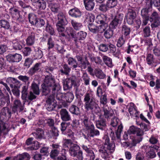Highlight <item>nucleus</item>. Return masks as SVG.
Segmentation results:
<instances>
[{"instance_id": "obj_1", "label": "nucleus", "mask_w": 160, "mask_h": 160, "mask_svg": "<svg viewBox=\"0 0 160 160\" xmlns=\"http://www.w3.org/2000/svg\"><path fill=\"white\" fill-rule=\"evenodd\" d=\"M84 97L85 108L87 111L91 110L92 113L94 112L99 115V119L96 121V126L99 129L103 130L107 126L106 120L101 117L100 107L91 93H86Z\"/></svg>"}, {"instance_id": "obj_2", "label": "nucleus", "mask_w": 160, "mask_h": 160, "mask_svg": "<svg viewBox=\"0 0 160 160\" xmlns=\"http://www.w3.org/2000/svg\"><path fill=\"white\" fill-rule=\"evenodd\" d=\"M124 17L122 13L117 14L111 22L109 25V28L106 30L104 36L107 39L110 38L113 35V32L112 29H116L122 23Z\"/></svg>"}, {"instance_id": "obj_3", "label": "nucleus", "mask_w": 160, "mask_h": 160, "mask_svg": "<svg viewBox=\"0 0 160 160\" xmlns=\"http://www.w3.org/2000/svg\"><path fill=\"white\" fill-rule=\"evenodd\" d=\"M58 21L56 23L57 29L59 33V36L60 37L66 38V35L64 33L65 32V26L68 23L65 14L60 12L57 15Z\"/></svg>"}, {"instance_id": "obj_4", "label": "nucleus", "mask_w": 160, "mask_h": 160, "mask_svg": "<svg viewBox=\"0 0 160 160\" xmlns=\"http://www.w3.org/2000/svg\"><path fill=\"white\" fill-rule=\"evenodd\" d=\"M80 81L79 78L74 75H72L70 77L67 78L63 84L64 90H67L71 88L73 86L76 89V91L78 90L79 86Z\"/></svg>"}, {"instance_id": "obj_5", "label": "nucleus", "mask_w": 160, "mask_h": 160, "mask_svg": "<svg viewBox=\"0 0 160 160\" xmlns=\"http://www.w3.org/2000/svg\"><path fill=\"white\" fill-rule=\"evenodd\" d=\"M103 139L105 140L104 145H100L98 148L100 154H105V153H111L114 151V145L110 143V139L107 136H105Z\"/></svg>"}, {"instance_id": "obj_6", "label": "nucleus", "mask_w": 160, "mask_h": 160, "mask_svg": "<svg viewBox=\"0 0 160 160\" xmlns=\"http://www.w3.org/2000/svg\"><path fill=\"white\" fill-rule=\"evenodd\" d=\"M43 84L51 87L52 93L55 94L60 88V85L55 83V79L52 75L46 76Z\"/></svg>"}, {"instance_id": "obj_7", "label": "nucleus", "mask_w": 160, "mask_h": 160, "mask_svg": "<svg viewBox=\"0 0 160 160\" xmlns=\"http://www.w3.org/2000/svg\"><path fill=\"white\" fill-rule=\"evenodd\" d=\"M150 17L151 27L152 29H154L160 26V15L156 11L153 12Z\"/></svg>"}, {"instance_id": "obj_8", "label": "nucleus", "mask_w": 160, "mask_h": 160, "mask_svg": "<svg viewBox=\"0 0 160 160\" xmlns=\"http://www.w3.org/2000/svg\"><path fill=\"white\" fill-rule=\"evenodd\" d=\"M69 152L70 155L73 157L78 156L80 158L83 155L82 151L80 150V147L76 144H73L70 148H69Z\"/></svg>"}, {"instance_id": "obj_9", "label": "nucleus", "mask_w": 160, "mask_h": 160, "mask_svg": "<svg viewBox=\"0 0 160 160\" xmlns=\"http://www.w3.org/2000/svg\"><path fill=\"white\" fill-rule=\"evenodd\" d=\"M136 17V12L132 8H129L128 9L125 17L126 18L127 22L128 24H132Z\"/></svg>"}, {"instance_id": "obj_10", "label": "nucleus", "mask_w": 160, "mask_h": 160, "mask_svg": "<svg viewBox=\"0 0 160 160\" xmlns=\"http://www.w3.org/2000/svg\"><path fill=\"white\" fill-rule=\"evenodd\" d=\"M87 35V33L83 31L79 32L75 34L73 41L77 47H79V43H81V41L84 40L86 38Z\"/></svg>"}, {"instance_id": "obj_11", "label": "nucleus", "mask_w": 160, "mask_h": 160, "mask_svg": "<svg viewBox=\"0 0 160 160\" xmlns=\"http://www.w3.org/2000/svg\"><path fill=\"white\" fill-rule=\"evenodd\" d=\"M107 18L104 14L98 16L96 19V22L98 24H101L99 25L102 29L105 31L108 27V24L106 22Z\"/></svg>"}, {"instance_id": "obj_12", "label": "nucleus", "mask_w": 160, "mask_h": 160, "mask_svg": "<svg viewBox=\"0 0 160 160\" xmlns=\"http://www.w3.org/2000/svg\"><path fill=\"white\" fill-rule=\"evenodd\" d=\"M7 60L9 62H18L22 59V56L19 54H10L6 57Z\"/></svg>"}, {"instance_id": "obj_13", "label": "nucleus", "mask_w": 160, "mask_h": 160, "mask_svg": "<svg viewBox=\"0 0 160 160\" xmlns=\"http://www.w3.org/2000/svg\"><path fill=\"white\" fill-rule=\"evenodd\" d=\"M60 114L61 118L63 121L67 122L71 120L70 114L65 109H62L60 111Z\"/></svg>"}, {"instance_id": "obj_14", "label": "nucleus", "mask_w": 160, "mask_h": 160, "mask_svg": "<svg viewBox=\"0 0 160 160\" xmlns=\"http://www.w3.org/2000/svg\"><path fill=\"white\" fill-rule=\"evenodd\" d=\"M41 70V63L37 62L29 69L28 73L29 75H32L36 73L40 72Z\"/></svg>"}, {"instance_id": "obj_15", "label": "nucleus", "mask_w": 160, "mask_h": 160, "mask_svg": "<svg viewBox=\"0 0 160 160\" xmlns=\"http://www.w3.org/2000/svg\"><path fill=\"white\" fill-rule=\"evenodd\" d=\"M102 108L104 112L103 115L105 118L108 120L113 116L114 112L113 110L107 105L103 106Z\"/></svg>"}, {"instance_id": "obj_16", "label": "nucleus", "mask_w": 160, "mask_h": 160, "mask_svg": "<svg viewBox=\"0 0 160 160\" xmlns=\"http://www.w3.org/2000/svg\"><path fill=\"white\" fill-rule=\"evenodd\" d=\"M89 30L92 32L96 33L98 32L100 33L103 32L104 31L100 26H97L93 23H90L88 26Z\"/></svg>"}, {"instance_id": "obj_17", "label": "nucleus", "mask_w": 160, "mask_h": 160, "mask_svg": "<svg viewBox=\"0 0 160 160\" xmlns=\"http://www.w3.org/2000/svg\"><path fill=\"white\" fill-rule=\"evenodd\" d=\"M58 91L56 93V98L57 100L58 101L59 104H61L60 105L63 106L64 107H68V104L64 100H63V98H64V94L60 92H58Z\"/></svg>"}, {"instance_id": "obj_18", "label": "nucleus", "mask_w": 160, "mask_h": 160, "mask_svg": "<svg viewBox=\"0 0 160 160\" xmlns=\"http://www.w3.org/2000/svg\"><path fill=\"white\" fill-rule=\"evenodd\" d=\"M88 131L87 135L88 137L93 138L96 136H98L100 135L99 131L97 129H95L93 124H91V127L88 129Z\"/></svg>"}, {"instance_id": "obj_19", "label": "nucleus", "mask_w": 160, "mask_h": 160, "mask_svg": "<svg viewBox=\"0 0 160 160\" xmlns=\"http://www.w3.org/2000/svg\"><path fill=\"white\" fill-rule=\"evenodd\" d=\"M62 67L60 69L59 72V73L62 75H66L68 76L71 71V68L66 64H65L62 65Z\"/></svg>"}, {"instance_id": "obj_20", "label": "nucleus", "mask_w": 160, "mask_h": 160, "mask_svg": "<svg viewBox=\"0 0 160 160\" xmlns=\"http://www.w3.org/2000/svg\"><path fill=\"white\" fill-rule=\"evenodd\" d=\"M68 65H69L72 68V69H74L77 72L78 69L77 68L78 67V63L77 60L72 57H69L68 59Z\"/></svg>"}, {"instance_id": "obj_21", "label": "nucleus", "mask_w": 160, "mask_h": 160, "mask_svg": "<svg viewBox=\"0 0 160 160\" xmlns=\"http://www.w3.org/2000/svg\"><path fill=\"white\" fill-rule=\"evenodd\" d=\"M44 132L42 129L38 128L36 130V132H35L32 133L33 136L37 139H41L44 138Z\"/></svg>"}, {"instance_id": "obj_22", "label": "nucleus", "mask_w": 160, "mask_h": 160, "mask_svg": "<svg viewBox=\"0 0 160 160\" xmlns=\"http://www.w3.org/2000/svg\"><path fill=\"white\" fill-rule=\"evenodd\" d=\"M69 14L72 17L78 18L81 16V12L77 8H74L70 9L69 11Z\"/></svg>"}, {"instance_id": "obj_23", "label": "nucleus", "mask_w": 160, "mask_h": 160, "mask_svg": "<svg viewBox=\"0 0 160 160\" xmlns=\"http://www.w3.org/2000/svg\"><path fill=\"white\" fill-rule=\"evenodd\" d=\"M122 34L124 37L128 38H129V35L131 31L130 28L126 25H123L122 26Z\"/></svg>"}, {"instance_id": "obj_24", "label": "nucleus", "mask_w": 160, "mask_h": 160, "mask_svg": "<svg viewBox=\"0 0 160 160\" xmlns=\"http://www.w3.org/2000/svg\"><path fill=\"white\" fill-rule=\"evenodd\" d=\"M6 81L10 84V87L12 88H13L14 86H18L20 83V82L16 79L12 77L8 78Z\"/></svg>"}, {"instance_id": "obj_25", "label": "nucleus", "mask_w": 160, "mask_h": 160, "mask_svg": "<svg viewBox=\"0 0 160 160\" xmlns=\"http://www.w3.org/2000/svg\"><path fill=\"white\" fill-rule=\"evenodd\" d=\"M35 34L34 32L31 33L26 39V44L29 46L32 45L35 42Z\"/></svg>"}, {"instance_id": "obj_26", "label": "nucleus", "mask_w": 160, "mask_h": 160, "mask_svg": "<svg viewBox=\"0 0 160 160\" xmlns=\"http://www.w3.org/2000/svg\"><path fill=\"white\" fill-rule=\"evenodd\" d=\"M12 42L13 47L14 50H20L22 48V41L15 39L13 40Z\"/></svg>"}, {"instance_id": "obj_27", "label": "nucleus", "mask_w": 160, "mask_h": 160, "mask_svg": "<svg viewBox=\"0 0 160 160\" xmlns=\"http://www.w3.org/2000/svg\"><path fill=\"white\" fill-rule=\"evenodd\" d=\"M88 119V117L86 114L84 115H83V117L81 119V120L82 121V125L87 130L88 129L90 128V127H91V125L89 124Z\"/></svg>"}, {"instance_id": "obj_28", "label": "nucleus", "mask_w": 160, "mask_h": 160, "mask_svg": "<svg viewBox=\"0 0 160 160\" xmlns=\"http://www.w3.org/2000/svg\"><path fill=\"white\" fill-rule=\"evenodd\" d=\"M28 18L30 23L32 25L35 26L38 18L37 16L33 13H30L28 14Z\"/></svg>"}, {"instance_id": "obj_29", "label": "nucleus", "mask_w": 160, "mask_h": 160, "mask_svg": "<svg viewBox=\"0 0 160 160\" xmlns=\"http://www.w3.org/2000/svg\"><path fill=\"white\" fill-rule=\"evenodd\" d=\"M41 87V90L43 96L47 95L50 92L51 89L52 90L51 87L43 84H42Z\"/></svg>"}, {"instance_id": "obj_30", "label": "nucleus", "mask_w": 160, "mask_h": 160, "mask_svg": "<svg viewBox=\"0 0 160 160\" xmlns=\"http://www.w3.org/2000/svg\"><path fill=\"white\" fill-rule=\"evenodd\" d=\"M84 3L87 10L91 11L93 9L95 6L94 2L84 0Z\"/></svg>"}, {"instance_id": "obj_31", "label": "nucleus", "mask_w": 160, "mask_h": 160, "mask_svg": "<svg viewBox=\"0 0 160 160\" xmlns=\"http://www.w3.org/2000/svg\"><path fill=\"white\" fill-rule=\"evenodd\" d=\"M69 110L70 112L73 115L78 116L80 114L79 108L74 105H72L70 107Z\"/></svg>"}, {"instance_id": "obj_32", "label": "nucleus", "mask_w": 160, "mask_h": 160, "mask_svg": "<svg viewBox=\"0 0 160 160\" xmlns=\"http://www.w3.org/2000/svg\"><path fill=\"white\" fill-rule=\"evenodd\" d=\"M6 103H7V106L9 105L10 104V98L9 95L5 96L0 98V105L4 106Z\"/></svg>"}, {"instance_id": "obj_33", "label": "nucleus", "mask_w": 160, "mask_h": 160, "mask_svg": "<svg viewBox=\"0 0 160 160\" xmlns=\"http://www.w3.org/2000/svg\"><path fill=\"white\" fill-rule=\"evenodd\" d=\"M94 73L96 77L100 79H103L106 78V75L102 70L96 68L94 70Z\"/></svg>"}, {"instance_id": "obj_34", "label": "nucleus", "mask_w": 160, "mask_h": 160, "mask_svg": "<svg viewBox=\"0 0 160 160\" xmlns=\"http://www.w3.org/2000/svg\"><path fill=\"white\" fill-rule=\"evenodd\" d=\"M28 85H25L22 87L21 91L22 98L23 100H27L28 93Z\"/></svg>"}, {"instance_id": "obj_35", "label": "nucleus", "mask_w": 160, "mask_h": 160, "mask_svg": "<svg viewBox=\"0 0 160 160\" xmlns=\"http://www.w3.org/2000/svg\"><path fill=\"white\" fill-rule=\"evenodd\" d=\"M71 23L74 29L76 30H81L83 27L82 23L78 22L74 20H71Z\"/></svg>"}, {"instance_id": "obj_36", "label": "nucleus", "mask_w": 160, "mask_h": 160, "mask_svg": "<svg viewBox=\"0 0 160 160\" xmlns=\"http://www.w3.org/2000/svg\"><path fill=\"white\" fill-rule=\"evenodd\" d=\"M154 61L155 59L153 54L148 53L147 55L146 61L148 64L150 65H152L154 63Z\"/></svg>"}, {"instance_id": "obj_37", "label": "nucleus", "mask_w": 160, "mask_h": 160, "mask_svg": "<svg viewBox=\"0 0 160 160\" xmlns=\"http://www.w3.org/2000/svg\"><path fill=\"white\" fill-rule=\"evenodd\" d=\"M31 89L33 92L36 95H38L40 94V90L38 85L34 82L31 85Z\"/></svg>"}, {"instance_id": "obj_38", "label": "nucleus", "mask_w": 160, "mask_h": 160, "mask_svg": "<svg viewBox=\"0 0 160 160\" xmlns=\"http://www.w3.org/2000/svg\"><path fill=\"white\" fill-rule=\"evenodd\" d=\"M64 98L67 102L70 103L71 102L74 98V95L71 92H68L64 94Z\"/></svg>"}, {"instance_id": "obj_39", "label": "nucleus", "mask_w": 160, "mask_h": 160, "mask_svg": "<svg viewBox=\"0 0 160 160\" xmlns=\"http://www.w3.org/2000/svg\"><path fill=\"white\" fill-rule=\"evenodd\" d=\"M0 26L5 30H8L10 28V26L9 22L7 20L2 19L0 21Z\"/></svg>"}, {"instance_id": "obj_40", "label": "nucleus", "mask_w": 160, "mask_h": 160, "mask_svg": "<svg viewBox=\"0 0 160 160\" xmlns=\"http://www.w3.org/2000/svg\"><path fill=\"white\" fill-rule=\"evenodd\" d=\"M89 57L91 61L94 62L97 64H101L102 62V60L99 56L94 57L92 56L91 54H89Z\"/></svg>"}, {"instance_id": "obj_41", "label": "nucleus", "mask_w": 160, "mask_h": 160, "mask_svg": "<svg viewBox=\"0 0 160 160\" xmlns=\"http://www.w3.org/2000/svg\"><path fill=\"white\" fill-rule=\"evenodd\" d=\"M102 60L105 63L108 67H112V59L107 56L104 55L102 57Z\"/></svg>"}, {"instance_id": "obj_42", "label": "nucleus", "mask_w": 160, "mask_h": 160, "mask_svg": "<svg viewBox=\"0 0 160 160\" xmlns=\"http://www.w3.org/2000/svg\"><path fill=\"white\" fill-rule=\"evenodd\" d=\"M128 38L124 37L123 35L120 37L118 40L117 46L118 47L120 48L122 47L125 43V41Z\"/></svg>"}, {"instance_id": "obj_43", "label": "nucleus", "mask_w": 160, "mask_h": 160, "mask_svg": "<svg viewBox=\"0 0 160 160\" xmlns=\"http://www.w3.org/2000/svg\"><path fill=\"white\" fill-rule=\"evenodd\" d=\"M46 32L50 33L51 35H55V32L52 26L48 22L47 23V25L45 29Z\"/></svg>"}, {"instance_id": "obj_44", "label": "nucleus", "mask_w": 160, "mask_h": 160, "mask_svg": "<svg viewBox=\"0 0 160 160\" xmlns=\"http://www.w3.org/2000/svg\"><path fill=\"white\" fill-rule=\"evenodd\" d=\"M49 4V7L50 8L51 11L54 12V13H57L58 11L59 7L58 5L54 3H50L48 2Z\"/></svg>"}, {"instance_id": "obj_45", "label": "nucleus", "mask_w": 160, "mask_h": 160, "mask_svg": "<svg viewBox=\"0 0 160 160\" xmlns=\"http://www.w3.org/2000/svg\"><path fill=\"white\" fill-rule=\"evenodd\" d=\"M19 5L22 8V10L24 12V10H28L31 9V7L29 6L26 5L25 3L22 1H19L18 2Z\"/></svg>"}, {"instance_id": "obj_46", "label": "nucleus", "mask_w": 160, "mask_h": 160, "mask_svg": "<svg viewBox=\"0 0 160 160\" xmlns=\"http://www.w3.org/2000/svg\"><path fill=\"white\" fill-rule=\"evenodd\" d=\"M142 139L143 137H136L134 138L132 140L130 148H131L133 146H135L137 143H139L142 141Z\"/></svg>"}, {"instance_id": "obj_47", "label": "nucleus", "mask_w": 160, "mask_h": 160, "mask_svg": "<svg viewBox=\"0 0 160 160\" xmlns=\"http://www.w3.org/2000/svg\"><path fill=\"white\" fill-rule=\"evenodd\" d=\"M18 79L22 81L26 84V85H29L30 83V77L27 76L20 75L18 77Z\"/></svg>"}, {"instance_id": "obj_48", "label": "nucleus", "mask_w": 160, "mask_h": 160, "mask_svg": "<svg viewBox=\"0 0 160 160\" xmlns=\"http://www.w3.org/2000/svg\"><path fill=\"white\" fill-rule=\"evenodd\" d=\"M46 109L49 111L54 110L57 104L56 103H46Z\"/></svg>"}, {"instance_id": "obj_49", "label": "nucleus", "mask_w": 160, "mask_h": 160, "mask_svg": "<svg viewBox=\"0 0 160 160\" xmlns=\"http://www.w3.org/2000/svg\"><path fill=\"white\" fill-rule=\"evenodd\" d=\"M82 78L83 80L84 83L86 85H89L90 78L88 74L86 72H84L83 74Z\"/></svg>"}, {"instance_id": "obj_50", "label": "nucleus", "mask_w": 160, "mask_h": 160, "mask_svg": "<svg viewBox=\"0 0 160 160\" xmlns=\"http://www.w3.org/2000/svg\"><path fill=\"white\" fill-rule=\"evenodd\" d=\"M52 136L54 138L56 139L58 135V131L57 128L55 127L51 128V130L50 131Z\"/></svg>"}, {"instance_id": "obj_51", "label": "nucleus", "mask_w": 160, "mask_h": 160, "mask_svg": "<svg viewBox=\"0 0 160 160\" xmlns=\"http://www.w3.org/2000/svg\"><path fill=\"white\" fill-rule=\"evenodd\" d=\"M150 8H146L142 9L141 12L142 17H149V13L150 12Z\"/></svg>"}, {"instance_id": "obj_52", "label": "nucleus", "mask_w": 160, "mask_h": 160, "mask_svg": "<svg viewBox=\"0 0 160 160\" xmlns=\"http://www.w3.org/2000/svg\"><path fill=\"white\" fill-rule=\"evenodd\" d=\"M108 45L105 43H101L98 46V49L102 52H106L109 49Z\"/></svg>"}, {"instance_id": "obj_53", "label": "nucleus", "mask_w": 160, "mask_h": 160, "mask_svg": "<svg viewBox=\"0 0 160 160\" xmlns=\"http://www.w3.org/2000/svg\"><path fill=\"white\" fill-rule=\"evenodd\" d=\"M48 50H49L52 48L54 46V41L51 37H49L47 40Z\"/></svg>"}, {"instance_id": "obj_54", "label": "nucleus", "mask_w": 160, "mask_h": 160, "mask_svg": "<svg viewBox=\"0 0 160 160\" xmlns=\"http://www.w3.org/2000/svg\"><path fill=\"white\" fill-rule=\"evenodd\" d=\"M37 6L40 9L44 10L46 7V3L44 0H39L37 3Z\"/></svg>"}, {"instance_id": "obj_55", "label": "nucleus", "mask_w": 160, "mask_h": 160, "mask_svg": "<svg viewBox=\"0 0 160 160\" xmlns=\"http://www.w3.org/2000/svg\"><path fill=\"white\" fill-rule=\"evenodd\" d=\"M118 0H108L107 3L108 8H113L116 6L117 4Z\"/></svg>"}, {"instance_id": "obj_56", "label": "nucleus", "mask_w": 160, "mask_h": 160, "mask_svg": "<svg viewBox=\"0 0 160 160\" xmlns=\"http://www.w3.org/2000/svg\"><path fill=\"white\" fill-rule=\"evenodd\" d=\"M150 3L151 5L153 4L160 12V0H151Z\"/></svg>"}, {"instance_id": "obj_57", "label": "nucleus", "mask_w": 160, "mask_h": 160, "mask_svg": "<svg viewBox=\"0 0 160 160\" xmlns=\"http://www.w3.org/2000/svg\"><path fill=\"white\" fill-rule=\"evenodd\" d=\"M90 62L89 61L85 62L82 60L80 62V63L78 64V67L81 69H85L88 65H89Z\"/></svg>"}, {"instance_id": "obj_58", "label": "nucleus", "mask_w": 160, "mask_h": 160, "mask_svg": "<svg viewBox=\"0 0 160 160\" xmlns=\"http://www.w3.org/2000/svg\"><path fill=\"white\" fill-rule=\"evenodd\" d=\"M143 36L145 37H149L150 35V27L149 26H147L143 29Z\"/></svg>"}, {"instance_id": "obj_59", "label": "nucleus", "mask_w": 160, "mask_h": 160, "mask_svg": "<svg viewBox=\"0 0 160 160\" xmlns=\"http://www.w3.org/2000/svg\"><path fill=\"white\" fill-rule=\"evenodd\" d=\"M43 56L42 52L41 50L37 48L35 50V53L34 56L37 59H40Z\"/></svg>"}, {"instance_id": "obj_60", "label": "nucleus", "mask_w": 160, "mask_h": 160, "mask_svg": "<svg viewBox=\"0 0 160 160\" xmlns=\"http://www.w3.org/2000/svg\"><path fill=\"white\" fill-rule=\"evenodd\" d=\"M66 31L68 35L69 36H71L72 38L74 39L75 34L74 33L75 31L73 28L69 27L66 29Z\"/></svg>"}, {"instance_id": "obj_61", "label": "nucleus", "mask_w": 160, "mask_h": 160, "mask_svg": "<svg viewBox=\"0 0 160 160\" xmlns=\"http://www.w3.org/2000/svg\"><path fill=\"white\" fill-rule=\"evenodd\" d=\"M33 60L30 58H28L25 59L24 65L27 68L30 67L33 62Z\"/></svg>"}, {"instance_id": "obj_62", "label": "nucleus", "mask_w": 160, "mask_h": 160, "mask_svg": "<svg viewBox=\"0 0 160 160\" xmlns=\"http://www.w3.org/2000/svg\"><path fill=\"white\" fill-rule=\"evenodd\" d=\"M8 49L7 45L5 44H0V55H2Z\"/></svg>"}, {"instance_id": "obj_63", "label": "nucleus", "mask_w": 160, "mask_h": 160, "mask_svg": "<svg viewBox=\"0 0 160 160\" xmlns=\"http://www.w3.org/2000/svg\"><path fill=\"white\" fill-rule=\"evenodd\" d=\"M123 126L122 124H120L118 127V129L115 132L117 138L119 139L120 137L121 133L122 131Z\"/></svg>"}, {"instance_id": "obj_64", "label": "nucleus", "mask_w": 160, "mask_h": 160, "mask_svg": "<svg viewBox=\"0 0 160 160\" xmlns=\"http://www.w3.org/2000/svg\"><path fill=\"white\" fill-rule=\"evenodd\" d=\"M62 152L64 153H62L61 156H58L57 160H67V158L66 156L67 151L65 149H62Z\"/></svg>"}]
</instances>
